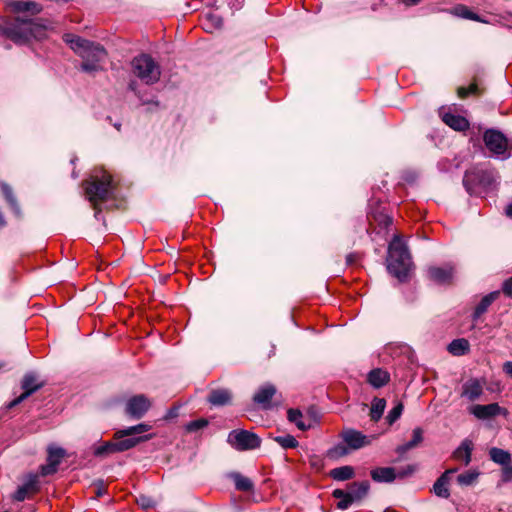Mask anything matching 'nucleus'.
Returning a JSON list of instances; mask_svg holds the SVG:
<instances>
[{"mask_svg": "<svg viewBox=\"0 0 512 512\" xmlns=\"http://www.w3.org/2000/svg\"><path fill=\"white\" fill-rule=\"evenodd\" d=\"M371 477L377 482H391L397 478L396 470L392 467H382L371 471Z\"/></svg>", "mask_w": 512, "mask_h": 512, "instance_id": "23", "label": "nucleus"}, {"mask_svg": "<svg viewBox=\"0 0 512 512\" xmlns=\"http://www.w3.org/2000/svg\"><path fill=\"white\" fill-rule=\"evenodd\" d=\"M150 428V425L140 423L138 425L117 431L112 442H106L105 444L98 446V455L126 451L136 446L138 443L148 440L150 438L148 436L137 435L149 431Z\"/></svg>", "mask_w": 512, "mask_h": 512, "instance_id": "2", "label": "nucleus"}, {"mask_svg": "<svg viewBox=\"0 0 512 512\" xmlns=\"http://www.w3.org/2000/svg\"><path fill=\"white\" fill-rule=\"evenodd\" d=\"M97 52H98V62H99L102 59V55H105L106 52L104 49L100 48L99 46H98Z\"/></svg>", "mask_w": 512, "mask_h": 512, "instance_id": "52", "label": "nucleus"}, {"mask_svg": "<svg viewBox=\"0 0 512 512\" xmlns=\"http://www.w3.org/2000/svg\"><path fill=\"white\" fill-rule=\"evenodd\" d=\"M422 429L421 428H415L413 430V438L411 441L403 444V445H400L397 447L396 451L399 453V454H404L406 453L407 451H409L410 449L416 447L417 445H419L422 440H423V437H422Z\"/></svg>", "mask_w": 512, "mask_h": 512, "instance_id": "32", "label": "nucleus"}, {"mask_svg": "<svg viewBox=\"0 0 512 512\" xmlns=\"http://www.w3.org/2000/svg\"><path fill=\"white\" fill-rule=\"evenodd\" d=\"M274 441L284 449L296 448L298 446V441L292 435L277 436L274 438Z\"/></svg>", "mask_w": 512, "mask_h": 512, "instance_id": "40", "label": "nucleus"}, {"mask_svg": "<svg viewBox=\"0 0 512 512\" xmlns=\"http://www.w3.org/2000/svg\"><path fill=\"white\" fill-rule=\"evenodd\" d=\"M500 295L499 291L491 292L490 294L484 296L480 303L476 306L474 313H473V320L476 321L483 315L489 308V306L498 299Z\"/></svg>", "mask_w": 512, "mask_h": 512, "instance_id": "21", "label": "nucleus"}, {"mask_svg": "<svg viewBox=\"0 0 512 512\" xmlns=\"http://www.w3.org/2000/svg\"><path fill=\"white\" fill-rule=\"evenodd\" d=\"M333 497L339 499L340 501L337 503V508L340 510L347 509L354 501V499L351 497L350 493H347V491L336 489L332 493Z\"/></svg>", "mask_w": 512, "mask_h": 512, "instance_id": "36", "label": "nucleus"}, {"mask_svg": "<svg viewBox=\"0 0 512 512\" xmlns=\"http://www.w3.org/2000/svg\"><path fill=\"white\" fill-rule=\"evenodd\" d=\"M2 366H3V365H2V364H0V368H2Z\"/></svg>", "mask_w": 512, "mask_h": 512, "instance_id": "56", "label": "nucleus"}, {"mask_svg": "<svg viewBox=\"0 0 512 512\" xmlns=\"http://www.w3.org/2000/svg\"><path fill=\"white\" fill-rule=\"evenodd\" d=\"M134 76L147 85L157 83L161 77L160 65L148 54H141L131 61Z\"/></svg>", "mask_w": 512, "mask_h": 512, "instance_id": "5", "label": "nucleus"}, {"mask_svg": "<svg viewBox=\"0 0 512 512\" xmlns=\"http://www.w3.org/2000/svg\"><path fill=\"white\" fill-rule=\"evenodd\" d=\"M207 425H208V421L204 418H201V419H197V420L189 422L186 425V430L188 432H195V431H198V430L206 427Z\"/></svg>", "mask_w": 512, "mask_h": 512, "instance_id": "43", "label": "nucleus"}, {"mask_svg": "<svg viewBox=\"0 0 512 512\" xmlns=\"http://www.w3.org/2000/svg\"><path fill=\"white\" fill-rule=\"evenodd\" d=\"M288 420L292 423H294L298 429L305 431L311 427L310 423H306L303 420V414L298 409H289L287 412Z\"/></svg>", "mask_w": 512, "mask_h": 512, "instance_id": "34", "label": "nucleus"}, {"mask_svg": "<svg viewBox=\"0 0 512 512\" xmlns=\"http://www.w3.org/2000/svg\"><path fill=\"white\" fill-rule=\"evenodd\" d=\"M457 92L460 98H465L469 95L468 89L466 87H459Z\"/></svg>", "mask_w": 512, "mask_h": 512, "instance_id": "49", "label": "nucleus"}, {"mask_svg": "<svg viewBox=\"0 0 512 512\" xmlns=\"http://www.w3.org/2000/svg\"><path fill=\"white\" fill-rule=\"evenodd\" d=\"M367 379L373 387L380 388L389 382L390 376L387 371L377 368L369 372Z\"/></svg>", "mask_w": 512, "mask_h": 512, "instance_id": "22", "label": "nucleus"}, {"mask_svg": "<svg viewBox=\"0 0 512 512\" xmlns=\"http://www.w3.org/2000/svg\"><path fill=\"white\" fill-rule=\"evenodd\" d=\"M98 210L100 202L105 203V208L116 207V201L119 194L118 183L106 170L98 169Z\"/></svg>", "mask_w": 512, "mask_h": 512, "instance_id": "7", "label": "nucleus"}, {"mask_svg": "<svg viewBox=\"0 0 512 512\" xmlns=\"http://www.w3.org/2000/svg\"><path fill=\"white\" fill-rule=\"evenodd\" d=\"M486 148L496 156L509 157L512 143L507 137L496 129H487L483 134Z\"/></svg>", "mask_w": 512, "mask_h": 512, "instance_id": "8", "label": "nucleus"}, {"mask_svg": "<svg viewBox=\"0 0 512 512\" xmlns=\"http://www.w3.org/2000/svg\"><path fill=\"white\" fill-rule=\"evenodd\" d=\"M137 504L143 508V509H149L151 507L154 506L155 502L154 500L149 497V496H146V495H140L138 498H137Z\"/></svg>", "mask_w": 512, "mask_h": 512, "instance_id": "44", "label": "nucleus"}, {"mask_svg": "<svg viewBox=\"0 0 512 512\" xmlns=\"http://www.w3.org/2000/svg\"><path fill=\"white\" fill-rule=\"evenodd\" d=\"M442 121L456 131H465L469 128V122L465 117L450 112L442 114Z\"/></svg>", "mask_w": 512, "mask_h": 512, "instance_id": "18", "label": "nucleus"}, {"mask_svg": "<svg viewBox=\"0 0 512 512\" xmlns=\"http://www.w3.org/2000/svg\"><path fill=\"white\" fill-rule=\"evenodd\" d=\"M341 437L351 450H357L370 444V439L365 434L351 428L343 430Z\"/></svg>", "mask_w": 512, "mask_h": 512, "instance_id": "14", "label": "nucleus"}, {"mask_svg": "<svg viewBox=\"0 0 512 512\" xmlns=\"http://www.w3.org/2000/svg\"><path fill=\"white\" fill-rule=\"evenodd\" d=\"M232 398L231 392L227 389L213 390L208 398V401L215 406H223L230 403Z\"/></svg>", "mask_w": 512, "mask_h": 512, "instance_id": "24", "label": "nucleus"}, {"mask_svg": "<svg viewBox=\"0 0 512 512\" xmlns=\"http://www.w3.org/2000/svg\"><path fill=\"white\" fill-rule=\"evenodd\" d=\"M403 404L401 402L397 403L395 407L388 413L386 420L389 425H392L396 420L399 419L403 412Z\"/></svg>", "mask_w": 512, "mask_h": 512, "instance_id": "41", "label": "nucleus"}, {"mask_svg": "<svg viewBox=\"0 0 512 512\" xmlns=\"http://www.w3.org/2000/svg\"><path fill=\"white\" fill-rule=\"evenodd\" d=\"M373 218L383 227H388L392 223V219L384 213L375 214Z\"/></svg>", "mask_w": 512, "mask_h": 512, "instance_id": "46", "label": "nucleus"}, {"mask_svg": "<svg viewBox=\"0 0 512 512\" xmlns=\"http://www.w3.org/2000/svg\"><path fill=\"white\" fill-rule=\"evenodd\" d=\"M457 471L456 468L448 469L446 470L435 482L433 489L434 493L442 498H448L450 493L447 488V485L449 483V475L453 474Z\"/></svg>", "mask_w": 512, "mask_h": 512, "instance_id": "19", "label": "nucleus"}, {"mask_svg": "<svg viewBox=\"0 0 512 512\" xmlns=\"http://www.w3.org/2000/svg\"><path fill=\"white\" fill-rule=\"evenodd\" d=\"M105 486L103 483L98 482V497H100L103 493H105Z\"/></svg>", "mask_w": 512, "mask_h": 512, "instance_id": "51", "label": "nucleus"}, {"mask_svg": "<svg viewBox=\"0 0 512 512\" xmlns=\"http://www.w3.org/2000/svg\"><path fill=\"white\" fill-rule=\"evenodd\" d=\"M506 214H507L508 217L512 218V203L507 206Z\"/></svg>", "mask_w": 512, "mask_h": 512, "instance_id": "53", "label": "nucleus"}, {"mask_svg": "<svg viewBox=\"0 0 512 512\" xmlns=\"http://www.w3.org/2000/svg\"><path fill=\"white\" fill-rule=\"evenodd\" d=\"M416 465H407L405 468H401L396 471L397 478H405L412 475L416 471Z\"/></svg>", "mask_w": 512, "mask_h": 512, "instance_id": "45", "label": "nucleus"}, {"mask_svg": "<svg viewBox=\"0 0 512 512\" xmlns=\"http://www.w3.org/2000/svg\"><path fill=\"white\" fill-rule=\"evenodd\" d=\"M38 483V475H30L29 479L16 490L13 498L17 501H23L28 494H34L38 492Z\"/></svg>", "mask_w": 512, "mask_h": 512, "instance_id": "17", "label": "nucleus"}, {"mask_svg": "<svg viewBox=\"0 0 512 512\" xmlns=\"http://www.w3.org/2000/svg\"><path fill=\"white\" fill-rule=\"evenodd\" d=\"M473 450V443L469 439L462 441L460 446L453 452V458L458 461H463L465 465L471 462V454Z\"/></svg>", "mask_w": 512, "mask_h": 512, "instance_id": "20", "label": "nucleus"}, {"mask_svg": "<svg viewBox=\"0 0 512 512\" xmlns=\"http://www.w3.org/2000/svg\"><path fill=\"white\" fill-rule=\"evenodd\" d=\"M203 25L207 31L212 32L213 29H217L222 26V20L219 16L208 13L205 15Z\"/></svg>", "mask_w": 512, "mask_h": 512, "instance_id": "38", "label": "nucleus"}, {"mask_svg": "<svg viewBox=\"0 0 512 512\" xmlns=\"http://www.w3.org/2000/svg\"><path fill=\"white\" fill-rule=\"evenodd\" d=\"M386 401L383 398H374L371 403L369 416L372 421L377 422L383 415Z\"/></svg>", "mask_w": 512, "mask_h": 512, "instance_id": "31", "label": "nucleus"}, {"mask_svg": "<svg viewBox=\"0 0 512 512\" xmlns=\"http://www.w3.org/2000/svg\"><path fill=\"white\" fill-rule=\"evenodd\" d=\"M469 94H477L478 93V86L475 83L470 84L468 87Z\"/></svg>", "mask_w": 512, "mask_h": 512, "instance_id": "50", "label": "nucleus"}, {"mask_svg": "<svg viewBox=\"0 0 512 512\" xmlns=\"http://www.w3.org/2000/svg\"><path fill=\"white\" fill-rule=\"evenodd\" d=\"M275 392V387L267 384L259 389V391L254 395L253 399L256 403L266 406L274 396Z\"/></svg>", "mask_w": 512, "mask_h": 512, "instance_id": "27", "label": "nucleus"}, {"mask_svg": "<svg viewBox=\"0 0 512 512\" xmlns=\"http://www.w3.org/2000/svg\"><path fill=\"white\" fill-rule=\"evenodd\" d=\"M86 198L89 200L91 207L96 209V179L91 177L83 183Z\"/></svg>", "mask_w": 512, "mask_h": 512, "instance_id": "35", "label": "nucleus"}, {"mask_svg": "<svg viewBox=\"0 0 512 512\" xmlns=\"http://www.w3.org/2000/svg\"><path fill=\"white\" fill-rule=\"evenodd\" d=\"M228 443L235 449L244 451L256 449L261 444V439L247 430H233L229 433Z\"/></svg>", "mask_w": 512, "mask_h": 512, "instance_id": "9", "label": "nucleus"}, {"mask_svg": "<svg viewBox=\"0 0 512 512\" xmlns=\"http://www.w3.org/2000/svg\"><path fill=\"white\" fill-rule=\"evenodd\" d=\"M151 403L144 395L131 397L126 403V413L133 418L140 419L150 408Z\"/></svg>", "mask_w": 512, "mask_h": 512, "instance_id": "13", "label": "nucleus"}, {"mask_svg": "<svg viewBox=\"0 0 512 512\" xmlns=\"http://www.w3.org/2000/svg\"><path fill=\"white\" fill-rule=\"evenodd\" d=\"M412 267L411 257L405 243L395 235L388 247L387 269L403 281Z\"/></svg>", "mask_w": 512, "mask_h": 512, "instance_id": "3", "label": "nucleus"}, {"mask_svg": "<svg viewBox=\"0 0 512 512\" xmlns=\"http://www.w3.org/2000/svg\"><path fill=\"white\" fill-rule=\"evenodd\" d=\"M330 477L337 481H345L354 477V468L351 466H341L334 468L329 473Z\"/></svg>", "mask_w": 512, "mask_h": 512, "instance_id": "30", "label": "nucleus"}, {"mask_svg": "<svg viewBox=\"0 0 512 512\" xmlns=\"http://www.w3.org/2000/svg\"><path fill=\"white\" fill-rule=\"evenodd\" d=\"M470 413L479 420L492 419L498 415L507 416V409L501 407L498 403H491L487 405H474L470 408Z\"/></svg>", "mask_w": 512, "mask_h": 512, "instance_id": "12", "label": "nucleus"}, {"mask_svg": "<svg viewBox=\"0 0 512 512\" xmlns=\"http://www.w3.org/2000/svg\"><path fill=\"white\" fill-rule=\"evenodd\" d=\"M346 454H348V449L343 444H338L328 451V456L330 458H339L345 456Z\"/></svg>", "mask_w": 512, "mask_h": 512, "instance_id": "42", "label": "nucleus"}, {"mask_svg": "<svg viewBox=\"0 0 512 512\" xmlns=\"http://www.w3.org/2000/svg\"><path fill=\"white\" fill-rule=\"evenodd\" d=\"M9 7L18 16L1 27L3 35L17 44L45 36L47 26L42 20L32 18L42 12L41 4L35 1L14 0L9 3Z\"/></svg>", "mask_w": 512, "mask_h": 512, "instance_id": "1", "label": "nucleus"}, {"mask_svg": "<svg viewBox=\"0 0 512 512\" xmlns=\"http://www.w3.org/2000/svg\"><path fill=\"white\" fill-rule=\"evenodd\" d=\"M451 14L464 19H469L477 22H484L476 13L471 11L466 5H456L450 10Z\"/></svg>", "mask_w": 512, "mask_h": 512, "instance_id": "28", "label": "nucleus"}, {"mask_svg": "<svg viewBox=\"0 0 512 512\" xmlns=\"http://www.w3.org/2000/svg\"><path fill=\"white\" fill-rule=\"evenodd\" d=\"M497 175L493 169L474 167L466 171L463 183L470 194H478L496 187Z\"/></svg>", "mask_w": 512, "mask_h": 512, "instance_id": "4", "label": "nucleus"}, {"mask_svg": "<svg viewBox=\"0 0 512 512\" xmlns=\"http://www.w3.org/2000/svg\"><path fill=\"white\" fill-rule=\"evenodd\" d=\"M368 490L369 483L367 481L354 482L349 485V490L347 491V493H350L354 501H360L367 495Z\"/></svg>", "mask_w": 512, "mask_h": 512, "instance_id": "26", "label": "nucleus"}, {"mask_svg": "<svg viewBox=\"0 0 512 512\" xmlns=\"http://www.w3.org/2000/svg\"><path fill=\"white\" fill-rule=\"evenodd\" d=\"M0 188L3 193V196L13 212L17 215H21L20 207L18 205L17 199L13 194L12 188L5 182H0Z\"/></svg>", "mask_w": 512, "mask_h": 512, "instance_id": "25", "label": "nucleus"}, {"mask_svg": "<svg viewBox=\"0 0 512 512\" xmlns=\"http://www.w3.org/2000/svg\"><path fill=\"white\" fill-rule=\"evenodd\" d=\"M44 386V382L40 381L38 379V376L34 372H28L26 373L21 381V388L23 389V393L19 395L17 398L12 400L7 407L13 408L20 403H22L24 400H26L29 396H31L33 393L38 391Z\"/></svg>", "mask_w": 512, "mask_h": 512, "instance_id": "10", "label": "nucleus"}, {"mask_svg": "<svg viewBox=\"0 0 512 512\" xmlns=\"http://www.w3.org/2000/svg\"><path fill=\"white\" fill-rule=\"evenodd\" d=\"M427 273L429 279L438 284H450L454 277V269L450 265L443 267L431 266Z\"/></svg>", "mask_w": 512, "mask_h": 512, "instance_id": "15", "label": "nucleus"}, {"mask_svg": "<svg viewBox=\"0 0 512 512\" xmlns=\"http://www.w3.org/2000/svg\"><path fill=\"white\" fill-rule=\"evenodd\" d=\"M347 262L350 264V263H353L354 262V255L350 254L347 256Z\"/></svg>", "mask_w": 512, "mask_h": 512, "instance_id": "54", "label": "nucleus"}, {"mask_svg": "<svg viewBox=\"0 0 512 512\" xmlns=\"http://www.w3.org/2000/svg\"><path fill=\"white\" fill-rule=\"evenodd\" d=\"M503 371L512 378V361H507L503 364Z\"/></svg>", "mask_w": 512, "mask_h": 512, "instance_id": "48", "label": "nucleus"}, {"mask_svg": "<svg viewBox=\"0 0 512 512\" xmlns=\"http://www.w3.org/2000/svg\"><path fill=\"white\" fill-rule=\"evenodd\" d=\"M231 478L233 479L237 490L243 492L253 491L254 484L248 477L243 476L239 473H234L231 475Z\"/></svg>", "mask_w": 512, "mask_h": 512, "instance_id": "33", "label": "nucleus"}, {"mask_svg": "<svg viewBox=\"0 0 512 512\" xmlns=\"http://www.w3.org/2000/svg\"><path fill=\"white\" fill-rule=\"evenodd\" d=\"M4 225H5V220H4L2 213L0 212V227L4 226Z\"/></svg>", "mask_w": 512, "mask_h": 512, "instance_id": "55", "label": "nucleus"}, {"mask_svg": "<svg viewBox=\"0 0 512 512\" xmlns=\"http://www.w3.org/2000/svg\"><path fill=\"white\" fill-rule=\"evenodd\" d=\"M469 342L464 338L455 339L448 345V351L454 356L465 355L469 352Z\"/></svg>", "mask_w": 512, "mask_h": 512, "instance_id": "29", "label": "nucleus"}, {"mask_svg": "<svg viewBox=\"0 0 512 512\" xmlns=\"http://www.w3.org/2000/svg\"><path fill=\"white\" fill-rule=\"evenodd\" d=\"M479 476V472L476 470H469L464 473H461L457 477V481L462 486H469L476 482Z\"/></svg>", "mask_w": 512, "mask_h": 512, "instance_id": "39", "label": "nucleus"}, {"mask_svg": "<svg viewBox=\"0 0 512 512\" xmlns=\"http://www.w3.org/2000/svg\"><path fill=\"white\" fill-rule=\"evenodd\" d=\"M63 41L83 59L81 67L84 71L95 70L96 47L92 42L71 33L64 34Z\"/></svg>", "mask_w": 512, "mask_h": 512, "instance_id": "6", "label": "nucleus"}, {"mask_svg": "<svg viewBox=\"0 0 512 512\" xmlns=\"http://www.w3.org/2000/svg\"><path fill=\"white\" fill-rule=\"evenodd\" d=\"M503 293L512 298V278L506 280L502 287Z\"/></svg>", "mask_w": 512, "mask_h": 512, "instance_id": "47", "label": "nucleus"}, {"mask_svg": "<svg viewBox=\"0 0 512 512\" xmlns=\"http://www.w3.org/2000/svg\"><path fill=\"white\" fill-rule=\"evenodd\" d=\"M484 382L478 379H469L462 386L461 396L470 401L477 400L483 393Z\"/></svg>", "mask_w": 512, "mask_h": 512, "instance_id": "16", "label": "nucleus"}, {"mask_svg": "<svg viewBox=\"0 0 512 512\" xmlns=\"http://www.w3.org/2000/svg\"><path fill=\"white\" fill-rule=\"evenodd\" d=\"M490 457L494 462L501 465H508L511 462V455L507 451L499 448H492L490 450Z\"/></svg>", "mask_w": 512, "mask_h": 512, "instance_id": "37", "label": "nucleus"}, {"mask_svg": "<svg viewBox=\"0 0 512 512\" xmlns=\"http://www.w3.org/2000/svg\"><path fill=\"white\" fill-rule=\"evenodd\" d=\"M66 456V451L54 445L47 448V463L40 467V475L45 477L57 472L58 466Z\"/></svg>", "mask_w": 512, "mask_h": 512, "instance_id": "11", "label": "nucleus"}]
</instances>
